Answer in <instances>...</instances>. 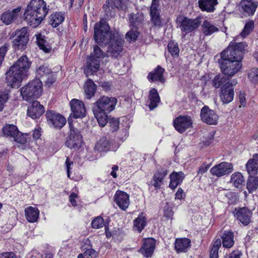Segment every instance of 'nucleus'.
<instances>
[{"mask_svg":"<svg viewBox=\"0 0 258 258\" xmlns=\"http://www.w3.org/2000/svg\"><path fill=\"white\" fill-rule=\"evenodd\" d=\"M108 25L102 22L95 24L94 38L100 45L108 44L107 56L117 57L122 50L123 41L117 33L109 31Z\"/></svg>","mask_w":258,"mask_h":258,"instance_id":"nucleus-1","label":"nucleus"},{"mask_svg":"<svg viewBox=\"0 0 258 258\" xmlns=\"http://www.w3.org/2000/svg\"><path fill=\"white\" fill-rule=\"evenodd\" d=\"M31 63L26 55L21 56L6 74L8 85L18 88L23 79L27 76Z\"/></svg>","mask_w":258,"mask_h":258,"instance_id":"nucleus-2","label":"nucleus"},{"mask_svg":"<svg viewBox=\"0 0 258 258\" xmlns=\"http://www.w3.org/2000/svg\"><path fill=\"white\" fill-rule=\"evenodd\" d=\"M48 11L43 0H31L24 12V18L28 25L35 28L41 23Z\"/></svg>","mask_w":258,"mask_h":258,"instance_id":"nucleus-3","label":"nucleus"},{"mask_svg":"<svg viewBox=\"0 0 258 258\" xmlns=\"http://www.w3.org/2000/svg\"><path fill=\"white\" fill-rule=\"evenodd\" d=\"M246 47L247 45L245 43L231 42L227 48L221 52V58L241 62L243 57V51Z\"/></svg>","mask_w":258,"mask_h":258,"instance_id":"nucleus-4","label":"nucleus"},{"mask_svg":"<svg viewBox=\"0 0 258 258\" xmlns=\"http://www.w3.org/2000/svg\"><path fill=\"white\" fill-rule=\"evenodd\" d=\"M42 82L39 79L30 82L21 89L24 100L31 102L40 96L42 93Z\"/></svg>","mask_w":258,"mask_h":258,"instance_id":"nucleus-5","label":"nucleus"},{"mask_svg":"<svg viewBox=\"0 0 258 258\" xmlns=\"http://www.w3.org/2000/svg\"><path fill=\"white\" fill-rule=\"evenodd\" d=\"M107 56V53L104 52L101 48L97 45L93 47V52L87 60V66L85 69V73L88 75L96 72L100 68V59Z\"/></svg>","mask_w":258,"mask_h":258,"instance_id":"nucleus-6","label":"nucleus"},{"mask_svg":"<svg viewBox=\"0 0 258 258\" xmlns=\"http://www.w3.org/2000/svg\"><path fill=\"white\" fill-rule=\"evenodd\" d=\"M15 38L12 41V46L15 49L21 50H25L29 41V35L28 28L24 27L21 29L15 31L11 35L10 38Z\"/></svg>","mask_w":258,"mask_h":258,"instance_id":"nucleus-7","label":"nucleus"},{"mask_svg":"<svg viewBox=\"0 0 258 258\" xmlns=\"http://www.w3.org/2000/svg\"><path fill=\"white\" fill-rule=\"evenodd\" d=\"M117 101L115 97L101 96L94 104L92 110L110 113L115 109Z\"/></svg>","mask_w":258,"mask_h":258,"instance_id":"nucleus-8","label":"nucleus"},{"mask_svg":"<svg viewBox=\"0 0 258 258\" xmlns=\"http://www.w3.org/2000/svg\"><path fill=\"white\" fill-rule=\"evenodd\" d=\"M220 64L221 72L225 76L232 77L237 73L242 67V62L221 58Z\"/></svg>","mask_w":258,"mask_h":258,"instance_id":"nucleus-9","label":"nucleus"},{"mask_svg":"<svg viewBox=\"0 0 258 258\" xmlns=\"http://www.w3.org/2000/svg\"><path fill=\"white\" fill-rule=\"evenodd\" d=\"M177 26L182 32L190 33L197 29L201 24L199 19H191L180 16L177 18Z\"/></svg>","mask_w":258,"mask_h":258,"instance_id":"nucleus-10","label":"nucleus"},{"mask_svg":"<svg viewBox=\"0 0 258 258\" xmlns=\"http://www.w3.org/2000/svg\"><path fill=\"white\" fill-rule=\"evenodd\" d=\"M45 116L48 124L55 128L60 129L66 123V118L54 111L47 110Z\"/></svg>","mask_w":258,"mask_h":258,"instance_id":"nucleus-11","label":"nucleus"},{"mask_svg":"<svg viewBox=\"0 0 258 258\" xmlns=\"http://www.w3.org/2000/svg\"><path fill=\"white\" fill-rule=\"evenodd\" d=\"M82 143V137L80 131L71 127L70 134L66 139V146L71 149L77 150L81 146Z\"/></svg>","mask_w":258,"mask_h":258,"instance_id":"nucleus-12","label":"nucleus"},{"mask_svg":"<svg viewBox=\"0 0 258 258\" xmlns=\"http://www.w3.org/2000/svg\"><path fill=\"white\" fill-rule=\"evenodd\" d=\"M257 6V0H241L238 8L241 14L247 17L254 15Z\"/></svg>","mask_w":258,"mask_h":258,"instance_id":"nucleus-13","label":"nucleus"},{"mask_svg":"<svg viewBox=\"0 0 258 258\" xmlns=\"http://www.w3.org/2000/svg\"><path fill=\"white\" fill-rule=\"evenodd\" d=\"M128 0H108L103 6V9L106 13V17L112 15L114 8L118 9L126 8Z\"/></svg>","mask_w":258,"mask_h":258,"instance_id":"nucleus-14","label":"nucleus"},{"mask_svg":"<svg viewBox=\"0 0 258 258\" xmlns=\"http://www.w3.org/2000/svg\"><path fill=\"white\" fill-rule=\"evenodd\" d=\"M192 120L190 117L180 115L173 120V125L175 129L179 133H183L188 128L192 127Z\"/></svg>","mask_w":258,"mask_h":258,"instance_id":"nucleus-15","label":"nucleus"},{"mask_svg":"<svg viewBox=\"0 0 258 258\" xmlns=\"http://www.w3.org/2000/svg\"><path fill=\"white\" fill-rule=\"evenodd\" d=\"M237 81L233 80L231 82H227L222 87L221 89L220 98L224 103H229L231 102L234 97V89L232 86L235 85Z\"/></svg>","mask_w":258,"mask_h":258,"instance_id":"nucleus-16","label":"nucleus"},{"mask_svg":"<svg viewBox=\"0 0 258 258\" xmlns=\"http://www.w3.org/2000/svg\"><path fill=\"white\" fill-rule=\"evenodd\" d=\"M233 170V165L231 163L222 162L212 167L210 172L213 176L221 177L231 173Z\"/></svg>","mask_w":258,"mask_h":258,"instance_id":"nucleus-17","label":"nucleus"},{"mask_svg":"<svg viewBox=\"0 0 258 258\" xmlns=\"http://www.w3.org/2000/svg\"><path fill=\"white\" fill-rule=\"evenodd\" d=\"M201 118L203 122L208 124L214 125L217 123L219 116L208 106H204L201 111Z\"/></svg>","mask_w":258,"mask_h":258,"instance_id":"nucleus-18","label":"nucleus"},{"mask_svg":"<svg viewBox=\"0 0 258 258\" xmlns=\"http://www.w3.org/2000/svg\"><path fill=\"white\" fill-rule=\"evenodd\" d=\"M72 114L76 118H82L86 114V108L83 102L79 100L74 99L70 103Z\"/></svg>","mask_w":258,"mask_h":258,"instance_id":"nucleus-19","label":"nucleus"},{"mask_svg":"<svg viewBox=\"0 0 258 258\" xmlns=\"http://www.w3.org/2000/svg\"><path fill=\"white\" fill-rule=\"evenodd\" d=\"M160 3L158 0H153L150 7L151 20L154 26H160L161 23L160 16Z\"/></svg>","mask_w":258,"mask_h":258,"instance_id":"nucleus-20","label":"nucleus"},{"mask_svg":"<svg viewBox=\"0 0 258 258\" xmlns=\"http://www.w3.org/2000/svg\"><path fill=\"white\" fill-rule=\"evenodd\" d=\"M155 244L156 241L153 238L145 239L139 252L146 257H151L155 249Z\"/></svg>","mask_w":258,"mask_h":258,"instance_id":"nucleus-21","label":"nucleus"},{"mask_svg":"<svg viewBox=\"0 0 258 258\" xmlns=\"http://www.w3.org/2000/svg\"><path fill=\"white\" fill-rule=\"evenodd\" d=\"M129 198V195L127 193L117 190L114 196V201L120 209L125 211L130 204Z\"/></svg>","mask_w":258,"mask_h":258,"instance_id":"nucleus-22","label":"nucleus"},{"mask_svg":"<svg viewBox=\"0 0 258 258\" xmlns=\"http://www.w3.org/2000/svg\"><path fill=\"white\" fill-rule=\"evenodd\" d=\"M44 112V107L36 100L28 107L27 114L33 119L39 118Z\"/></svg>","mask_w":258,"mask_h":258,"instance_id":"nucleus-23","label":"nucleus"},{"mask_svg":"<svg viewBox=\"0 0 258 258\" xmlns=\"http://www.w3.org/2000/svg\"><path fill=\"white\" fill-rule=\"evenodd\" d=\"M21 8L19 7L11 12H6L1 16V20L6 25H9L16 20L19 16Z\"/></svg>","mask_w":258,"mask_h":258,"instance_id":"nucleus-24","label":"nucleus"},{"mask_svg":"<svg viewBox=\"0 0 258 258\" xmlns=\"http://www.w3.org/2000/svg\"><path fill=\"white\" fill-rule=\"evenodd\" d=\"M190 240L187 238H177L174 243V248L177 253L185 252L190 246Z\"/></svg>","mask_w":258,"mask_h":258,"instance_id":"nucleus-25","label":"nucleus"},{"mask_svg":"<svg viewBox=\"0 0 258 258\" xmlns=\"http://www.w3.org/2000/svg\"><path fill=\"white\" fill-rule=\"evenodd\" d=\"M198 4L202 11L212 13L215 10L218 2L217 0H199Z\"/></svg>","mask_w":258,"mask_h":258,"instance_id":"nucleus-26","label":"nucleus"},{"mask_svg":"<svg viewBox=\"0 0 258 258\" xmlns=\"http://www.w3.org/2000/svg\"><path fill=\"white\" fill-rule=\"evenodd\" d=\"M170 183L169 187L174 189L176 188L178 185L181 184L185 177L184 174L182 171L173 172L170 174Z\"/></svg>","mask_w":258,"mask_h":258,"instance_id":"nucleus-27","label":"nucleus"},{"mask_svg":"<svg viewBox=\"0 0 258 258\" xmlns=\"http://www.w3.org/2000/svg\"><path fill=\"white\" fill-rule=\"evenodd\" d=\"M252 213L245 207L240 208L236 213V217L243 225H246L250 223Z\"/></svg>","mask_w":258,"mask_h":258,"instance_id":"nucleus-28","label":"nucleus"},{"mask_svg":"<svg viewBox=\"0 0 258 258\" xmlns=\"http://www.w3.org/2000/svg\"><path fill=\"white\" fill-rule=\"evenodd\" d=\"M246 168L249 175H254L258 170V154H254L246 164Z\"/></svg>","mask_w":258,"mask_h":258,"instance_id":"nucleus-29","label":"nucleus"},{"mask_svg":"<svg viewBox=\"0 0 258 258\" xmlns=\"http://www.w3.org/2000/svg\"><path fill=\"white\" fill-rule=\"evenodd\" d=\"M128 19L130 26L135 29H138L141 26L144 21L143 15L139 13L130 14Z\"/></svg>","mask_w":258,"mask_h":258,"instance_id":"nucleus-30","label":"nucleus"},{"mask_svg":"<svg viewBox=\"0 0 258 258\" xmlns=\"http://www.w3.org/2000/svg\"><path fill=\"white\" fill-rule=\"evenodd\" d=\"M26 219L30 222L34 223L37 221L39 216V211L35 207H28L25 210Z\"/></svg>","mask_w":258,"mask_h":258,"instance_id":"nucleus-31","label":"nucleus"},{"mask_svg":"<svg viewBox=\"0 0 258 258\" xmlns=\"http://www.w3.org/2000/svg\"><path fill=\"white\" fill-rule=\"evenodd\" d=\"M84 90L86 98L90 99L95 95L96 85L92 80L88 79L85 84Z\"/></svg>","mask_w":258,"mask_h":258,"instance_id":"nucleus-32","label":"nucleus"},{"mask_svg":"<svg viewBox=\"0 0 258 258\" xmlns=\"http://www.w3.org/2000/svg\"><path fill=\"white\" fill-rule=\"evenodd\" d=\"M164 72V69L158 66L154 71L149 74L148 78L149 80L152 81H160L161 83H164L165 82V79L163 77Z\"/></svg>","mask_w":258,"mask_h":258,"instance_id":"nucleus-33","label":"nucleus"},{"mask_svg":"<svg viewBox=\"0 0 258 258\" xmlns=\"http://www.w3.org/2000/svg\"><path fill=\"white\" fill-rule=\"evenodd\" d=\"M148 98L150 100L149 107L150 110H153L157 107L160 101L159 94L156 89L153 88L150 90Z\"/></svg>","mask_w":258,"mask_h":258,"instance_id":"nucleus-34","label":"nucleus"},{"mask_svg":"<svg viewBox=\"0 0 258 258\" xmlns=\"http://www.w3.org/2000/svg\"><path fill=\"white\" fill-rule=\"evenodd\" d=\"M167 170L162 169L156 172L153 177V185L156 188H160L164 177L167 174Z\"/></svg>","mask_w":258,"mask_h":258,"instance_id":"nucleus-35","label":"nucleus"},{"mask_svg":"<svg viewBox=\"0 0 258 258\" xmlns=\"http://www.w3.org/2000/svg\"><path fill=\"white\" fill-rule=\"evenodd\" d=\"M230 182L235 187L241 188L244 185L245 180L242 174L237 172L231 175Z\"/></svg>","mask_w":258,"mask_h":258,"instance_id":"nucleus-36","label":"nucleus"},{"mask_svg":"<svg viewBox=\"0 0 258 258\" xmlns=\"http://www.w3.org/2000/svg\"><path fill=\"white\" fill-rule=\"evenodd\" d=\"M146 218L144 213H142L134 221V228L141 232L146 225Z\"/></svg>","mask_w":258,"mask_h":258,"instance_id":"nucleus-37","label":"nucleus"},{"mask_svg":"<svg viewBox=\"0 0 258 258\" xmlns=\"http://www.w3.org/2000/svg\"><path fill=\"white\" fill-rule=\"evenodd\" d=\"M223 247L229 248L234 245V234L231 231H225L221 236Z\"/></svg>","mask_w":258,"mask_h":258,"instance_id":"nucleus-38","label":"nucleus"},{"mask_svg":"<svg viewBox=\"0 0 258 258\" xmlns=\"http://www.w3.org/2000/svg\"><path fill=\"white\" fill-rule=\"evenodd\" d=\"M51 73H52L51 70L46 64L40 66L36 70V77L41 78L42 80H44Z\"/></svg>","mask_w":258,"mask_h":258,"instance_id":"nucleus-39","label":"nucleus"},{"mask_svg":"<svg viewBox=\"0 0 258 258\" xmlns=\"http://www.w3.org/2000/svg\"><path fill=\"white\" fill-rule=\"evenodd\" d=\"M35 36L37 45L40 49H42L45 52H49L50 51L51 48L47 44V42L46 41V40H44V37L40 33L36 34Z\"/></svg>","mask_w":258,"mask_h":258,"instance_id":"nucleus-40","label":"nucleus"},{"mask_svg":"<svg viewBox=\"0 0 258 258\" xmlns=\"http://www.w3.org/2000/svg\"><path fill=\"white\" fill-rule=\"evenodd\" d=\"M64 20L63 14L61 13H55L50 16L49 24L53 27H56L61 24Z\"/></svg>","mask_w":258,"mask_h":258,"instance_id":"nucleus-41","label":"nucleus"},{"mask_svg":"<svg viewBox=\"0 0 258 258\" xmlns=\"http://www.w3.org/2000/svg\"><path fill=\"white\" fill-rule=\"evenodd\" d=\"M111 143L106 138H101L95 145V148L99 151L106 152L110 150Z\"/></svg>","mask_w":258,"mask_h":258,"instance_id":"nucleus-42","label":"nucleus"},{"mask_svg":"<svg viewBox=\"0 0 258 258\" xmlns=\"http://www.w3.org/2000/svg\"><path fill=\"white\" fill-rule=\"evenodd\" d=\"M203 32L205 35H210L218 31V28L209 21L206 20L203 25Z\"/></svg>","mask_w":258,"mask_h":258,"instance_id":"nucleus-43","label":"nucleus"},{"mask_svg":"<svg viewBox=\"0 0 258 258\" xmlns=\"http://www.w3.org/2000/svg\"><path fill=\"white\" fill-rule=\"evenodd\" d=\"M93 114L101 126H104L108 122V113L92 110Z\"/></svg>","mask_w":258,"mask_h":258,"instance_id":"nucleus-44","label":"nucleus"},{"mask_svg":"<svg viewBox=\"0 0 258 258\" xmlns=\"http://www.w3.org/2000/svg\"><path fill=\"white\" fill-rule=\"evenodd\" d=\"M253 176L250 175L247 181L246 188L249 193L255 191L258 187V177Z\"/></svg>","mask_w":258,"mask_h":258,"instance_id":"nucleus-45","label":"nucleus"},{"mask_svg":"<svg viewBox=\"0 0 258 258\" xmlns=\"http://www.w3.org/2000/svg\"><path fill=\"white\" fill-rule=\"evenodd\" d=\"M18 130L16 126L13 124H7L3 128V133L4 135L13 138Z\"/></svg>","mask_w":258,"mask_h":258,"instance_id":"nucleus-46","label":"nucleus"},{"mask_svg":"<svg viewBox=\"0 0 258 258\" xmlns=\"http://www.w3.org/2000/svg\"><path fill=\"white\" fill-rule=\"evenodd\" d=\"M13 139L16 142L21 145L27 144L30 140V138L28 134H22L19 131H18V134H16Z\"/></svg>","mask_w":258,"mask_h":258,"instance_id":"nucleus-47","label":"nucleus"},{"mask_svg":"<svg viewBox=\"0 0 258 258\" xmlns=\"http://www.w3.org/2000/svg\"><path fill=\"white\" fill-rule=\"evenodd\" d=\"M221 240L219 238L215 241L210 251V258H218V251L221 246Z\"/></svg>","mask_w":258,"mask_h":258,"instance_id":"nucleus-48","label":"nucleus"},{"mask_svg":"<svg viewBox=\"0 0 258 258\" xmlns=\"http://www.w3.org/2000/svg\"><path fill=\"white\" fill-rule=\"evenodd\" d=\"M228 79L224 76L218 75L215 77L212 80V85L216 88H219L220 87L224 85L226 82H228Z\"/></svg>","mask_w":258,"mask_h":258,"instance_id":"nucleus-49","label":"nucleus"},{"mask_svg":"<svg viewBox=\"0 0 258 258\" xmlns=\"http://www.w3.org/2000/svg\"><path fill=\"white\" fill-rule=\"evenodd\" d=\"M249 80L253 84L258 83V68H253L250 69L247 73Z\"/></svg>","mask_w":258,"mask_h":258,"instance_id":"nucleus-50","label":"nucleus"},{"mask_svg":"<svg viewBox=\"0 0 258 258\" xmlns=\"http://www.w3.org/2000/svg\"><path fill=\"white\" fill-rule=\"evenodd\" d=\"M254 28V22L250 21L247 22L244 27L243 31L241 32L240 35L242 37H246L252 31Z\"/></svg>","mask_w":258,"mask_h":258,"instance_id":"nucleus-51","label":"nucleus"},{"mask_svg":"<svg viewBox=\"0 0 258 258\" xmlns=\"http://www.w3.org/2000/svg\"><path fill=\"white\" fill-rule=\"evenodd\" d=\"M137 29H138L132 28V29L126 34V39L128 41L131 42L136 40L139 35V32Z\"/></svg>","mask_w":258,"mask_h":258,"instance_id":"nucleus-52","label":"nucleus"},{"mask_svg":"<svg viewBox=\"0 0 258 258\" xmlns=\"http://www.w3.org/2000/svg\"><path fill=\"white\" fill-rule=\"evenodd\" d=\"M168 49L172 56H178L179 50L177 44L174 42H170L168 44Z\"/></svg>","mask_w":258,"mask_h":258,"instance_id":"nucleus-53","label":"nucleus"},{"mask_svg":"<svg viewBox=\"0 0 258 258\" xmlns=\"http://www.w3.org/2000/svg\"><path fill=\"white\" fill-rule=\"evenodd\" d=\"M91 224L93 228L99 229L104 226V220L100 216L97 217L92 221Z\"/></svg>","mask_w":258,"mask_h":258,"instance_id":"nucleus-54","label":"nucleus"},{"mask_svg":"<svg viewBox=\"0 0 258 258\" xmlns=\"http://www.w3.org/2000/svg\"><path fill=\"white\" fill-rule=\"evenodd\" d=\"M82 254L83 258H96L98 256L97 252L92 248L87 249Z\"/></svg>","mask_w":258,"mask_h":258,"instance_id":"nucleus-55","label":"nucleus"},{"mask_svg":"<svg viewBox=\"0 0 258 258\" xmlns=\"http://www.w3.org/2000/svg\"><path fill=\"white\" fill-rule=\"evenodd\" d=\"M56 79L55 75L51 73V74L45 78L43 81L45 82V85L50 87L55 82Z\"/></svg>","mask_w":258,"mask_h":258,"instance_id":"nucleus-56","label":"nucleus"},{"mask_svg":"<svg viewBox=\"0 0 258 258\" xmlns=\"http://www.w3.org/2000/svg\"><path fill=\"white\" fill-rule=\"evenodd\" d=\"M9 99V95L7 93L0 94V111L4 108L5 104Z\"/></svg>","mask_w":258,"mask_h":258,"instance_id":"nucleus-57","label":"nucleus"},{"mask_svg":"<svg viewBox=\"0 0 258 258\" xmlns=\"http://www.w3.org/2000/svg\"><path fill=\"white\" fill-rule=\"evenodd\" d=\"M9 45L8 44H5L3 46L0 47V66L1 65L5 54L8 50Z\"/></svg>","mask_w":258,"mask_h":258,"instance_id":"nucleus-58","label":"nucleus"},{"mask_svg":"<svg viewBox=\"0 0 258 258\" xmlns=\"http://www.w3.org/2000/svg\"><path fill=\"white\" fill-rule=\"evenodd\" d=\"M173 212L172 208L167 204L164 208V216L167 218H170L173 216Z\"/></svg>","mask_w":258,"mask_h":258,"instance_id":"nucleus-59","label":"nucleus"},{"mask_svg":"<svg viewBox=\"0 0 258 258\" xmlns=\"http://www.w3.org/2000/svg\"><path fill=\"white\" fill-rule=\"evenodd\" d=\"M109 123L110 126L113 128V131H116L118 128L119 121L116 118H111L109 120Z\"/></svg>","mask_w":258,"mask_h":258,"instance_id":"nucleus-60","label":"nucleus"},{"mask_svg":"<svg viewBox=\"0 0 258 258\" xmlns=\"http://www.w3.org/2000/svg\"><path fill=\"white\" fill-rule=\"evenodd\" d=\"M78 198V196L77 194L75 192H72L71 194L69 197V201L73 206L75 207L77 205V203L76 201V199Z\"/></svg>","mask_w":258,"mask_h":258,"instance_id":"nucleus-61","label":"nucleus"},{"mask_svg":"<svg viewBox=\"0 0 258 258\" xmlns=\"http://www.w3.org/2000/svg\"><path fill=\"white\" fill-rule=\"evenodd\" d=\"M0 258H18L13 252H3L0 254Z\"/></svg>","mask_w":258,"mask_h":258,"instance_id":"nucleus-62","label":"nucleus"},{"mask_svg":"<svg viewBox=\"0 0 258 258\" xmlns=\"http://www.w3.org/2000/svg\"><path fill=\"white\" fill-rule=\"evenodd\" d=\"M71 6H74L77 8L81 7L84 3V0H70Z\"/></svg>","mask_w":258,"mask_h":258,"instance_id":"nucleus-63","label":"nucleus"},{"mask_svg":"<svg viewBox=\"0 0 258 258\" xmlns=\"http://www.w3.org/2000/svg\"><path fill=\"white\" fill-rule=\"evenodd\" d=\"M184 196H185V194L183 192V190L181 188H179L177 190V192L175 194V199H178V200H181Z\"/></svg>","mask_w":258,"mask_h":258,"instance_id":"nucleus-64","label":"nucleus"}]
</instances>
